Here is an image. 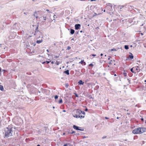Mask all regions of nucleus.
Here are the masks:
<instances>
[{"label": "nucleus", "instance_id": "19", "mask_svg": "<svg viewBox=\"0 0 146 146\" xmlns=\"http://www.w3.org/2000/svg\"><path fill=\"white\" fill-rule=\"evenodd\" d=\"M4 89L3 86L2 85H0V90L3 91Z\"/></svg>", "mask_w": 146, "mask_h": 146}, {"label": "nucleus", "instance_id": "45", "mask_svg": "<svg viewBox=\"0 0 146 146\" xmlns=\"http://www.w3.org/2000/svg\"><path fill=\"white\" fill-rule=\"evenodd\" d=\"M105 119H108V117H105Z\"/></svg>", "mask_w": 146, "mask_h": 146}, {"label": "nucleus", "instance_id": "63", "mask_svg": "<svg viewBox=\"0 0 146 146\" xmlns=\"http://www.w3.org/2000/svg\"><path fill=\"white\" fill-rule=\"evenodd\" d=\"M130 46H131V47H132V45H131Z\"/></svg>", "mask_w": 146, "mask_h": 146}, {"label": "nucleus", "instance_id": "48", "mask_svg": "<svg viewBox=\"0 0 146 146\" xmlns=\"http://www.w3.org/2000/svg\"><path fill=\"white\" fill-rule=\"evenodd\" d=\"M51 63L52 64H54V62H53V61H52V62H51Z\"/></svg>", "mask_w": 146, "mask_h": 146}, {"label": "nucleus", "instance_id": "50", "mask_svg": "<svg viewBox=\"0 0 146 146\" xmlns=\"http://www.w3.org/2000/svg\"><path fill=\"white\" fill-rule=\"evenodd\" d=\"M63 112H66V110H63Z\"/></svg>", "mask_w": 146, "mask_h": 146}, {"label": "nucleus", "instance_id": "14", "mask_svg": "<svg viewBox=\"0 0 146 146\" xmlns=\"http://www.w3.org/2000/svg\"><path fill=\"white\" fill-rule=\"evenodd\" d=\"M116 51V50L115 48H113V49H111L109 50L108 51L109 52H110L111 51Z\"/></svg>", "mask_w": 146, "mask_h": 146}, {"label": "nucleus", "instance_id": "58", "mask_svg": "<svg viewBox=\"0 0 146 146\" xmlns=\"http://www.w3.org/2000/svg\"><path fill=\"white\" fill-rule=\"evenodd\" d=\"M40 92H40V91H38V93H40Z\"/></svg>", "mask_w": 146, "mask_h": 146}, {"label": "nucleus", "instance_id": "54", "mask_svg": "<svg viewBox=\"0 0 146 146\" xmlns=\"http://www.w3.org/2000/svg\"><path fill=\"white\" fill-rule=\"evenodd\" d=\"M55 16H56L55 15H54V18H55Z\"/></svg>", "mask_w": 146, "mask_h": 146}, {"label": "nucleus", "instance_id": "60", "mask_svg": "<svg viewBox=\"0 0 146 146\" xmlns=\"http://www.w3.org/2000/svg\"><path fill=\"white\" fill-rule=\"evenodd\" d=\"M63 134L64 135L65 134V133H63Z\"/></svg>", "mask_w": 146, "mask_h": 146}, {"label": "nucleus", "instance_id": "11", "mask_svg": "<svg viewBox=\"0 0 146 146\" xmlns=\"http://www.w3.org/2000/svg\"><path fill=\"white\" fill-rule=\"evenodd\" d=\"M70 33L72 35H73V34H74V32H75V31L72 29H71L70 30Z\"/></svg>", "mask_w": 146, "mask_h": 146}, {"label": "nucleus", "instance_id": "5", "mask_svg": "<svg viewBox=\"0 0 146 146\" xmlns=\"http://www.w3.org/2000/svg\"><path fill=\"white\" fill-rule=\"evenodd\" d=\"M12 27L13 29L16 30L18 29H19V27L16 23L14 24L12 26Z\"/></svg>", "mask_w": 146, "mask_h": 146}, {"label": "nucleus", "instance_id": "44", "mask_svg": "<svg viewBox=\"0 0 146 146\" xmlns=\"http://www.w3.org/2000/svg\"><path fill=\"white\" fill-rule=\"evenodd\" d=\"M35 17L36 18V19L38 18V16H35Z\"/></svg>", "mask_w": 146, "mask_h": 146}, {"label": "nucleus", "instance_id": "37", "mask_svg": "<svg viewBox=\"0 0 146 146\" xmlns=\"http://www.w3.org/2000/svg\"><path fill=\"white\" fill-rule=\"evenodd\" d=\"M88 110V109L87 108H86L85 110V111H87Z\"/></svg>", "mask_w": 146, "mask_h": 146}, {"label": "nucleus", "instance_id": "49", "mask_svg": "<svg viewBox=\"0 0 146 146\" xmlns=\"http://www.w3.org/2000/svg\"><path fill=\"white\" fill-rule=\"evenodd\" d=\"M96 0H91V1H96Z\"/></svg>", "mask_w": 146, "mask_h": 146}, {"label": "nucleus", "instance_id": "20", "mask_svg": "<svg viewBox=\"0 0 146 146\" xmlns=\"http://www.w3.org/2000/svg\"><path fill=\"white\" fill-rule=\"evenodd\" d=\"M70 146V143H66V144H65L64 145V146Z\"/></svg>", "mask_w": 146, "mask_h": 146}, {"label": "nucleus", "instance_id": "53", "mask_svg": "<svg viewBox=\"0 0 146 146\" xmlns=\"http://www.w3.org/2000/svg\"><path fill=\"white\" fill-rule=\"evenodd\" d=\"M114 76H116V74H114Z\"/></svg>", "mask_w": 146, "mask_h": 146}, {"label": "nucleus", "instance_id": "42", "mask_svg": "<svg viewBox=\"0 0 146 146\" xmlns=\"http://www.w3.org/2000/svg\"><path fill=\"white\" fill-rule=\"evenodd\" d=\"M134 70H137V69L135 67V68Z\"/></svg>", "mask_w": 146, "mask_h": 146}, {"label": "nucleus", "instance_id": "46", "mask_svg": "<svg viewBox=\"0 0 146 146\" xmlns=\"http://www.w3.org/2000/svg\"><path fill=\"white\" fill-rule=\"evenodd\" d=\"M46 11H48V12H49V10H48V9H47L46 10Z\"/></svg>", "mask_w": 146, "mask_h": 146}, {"label": "nucleus", "instance_id": "9", "mask_svg": "<svg viewBox=\"0 0 146 146\" xmlns=\"http://www.w3.org/2000/svg\"><path fill=\"white\" fill-rule=\"evenodd\" d=\"M78 83L79 84V85H83L84 82H83L82 80H80L78 82Z\"/></svg>", "mask_w": 146, "mask_h": 146}, {"label": "nucleus", "instance_id": "12", "mask_svg": "<svg viewBox=\"0 0 146 146\" xmlns=\"http://www.w3.org/2000/svg\"><path fill=\"white\" fill-rule=\"evenodd\" d=\"M79 63L81 64H84V65H85L86 63L84 61V60H82L80 62H79Z\"/></svg>", "mask_w": 146, "mask_h": 146}, {"label": "nucleus", "instance_id": "51", "mask_svg": "<svg viewBox=\"0 0 146 146\" xmlns=\"http://www.w3.org/2000/svg\"><path fill=\"white\" fill-rule=\"evenodd\" d=\"M83 115L82 114H80L79 116Z\"/></svg>", "mask_w": 146, "mask_h": 146}, {"label": "nucleus", "instance_id": "4", "mask_svg": "<svg viewBox=\"0 0 146 146\" xmlns=\"http://www.w3.org/2000/svg\"><path fill=\"white\" fill-rule=\"evenodd\" d=\"M73 127L74 129L76 130H80L81 131H83L84 130V129H83V128H82V129H80V127L75 125H73ZM80 128H81L80 127Z\"/></svg>", "mask_w": 146, "mask_h": 146}, {"label": "nucleus", "instance_id": "52", "mask_svg": "<svg viewBox=\"0 0 146 146\" xmlns=\"http://www.w3.org/2000/svg\"><path fill=\"white\" fill-rule=\"evenodd\" d=\"M119 117H117V119H119Z\"/></svg>", "mask_w": 146, "mask_h": 146}, {"label": "nucleus", "instance_id": "40", "mask_svg": "<svg viewBox=\"0 0 146 146\" xmlns=\"http://www.w3.org/2000/svg\"><path fill=\"white\" fill-rule=\"evenodd\" d=\"M141 120L142 121H143V120H144V119H143V118H141Z\"/></svg>", "mask_w": 146, "mask_h": 146}, {"label": "nucleus", "instance_id": "64", "mask_svg": "<svg viewBox=\"0 0 146 146\" xmlns=\"http://www.w3.org/2000/svg\"><path fill=\"white\" fill-rule=\"evenodd\" d=\"M106 56V55H105V56Z\"/></svg>", "mask_w": 146, "mask_h": 146}, {"label": "nucleus", "instance_id": "30", "mask_svg": "<svg viewBox=\"0 0 146 146\" xmlns=\"http://www.w3.org/2000/svg\"><path fill=\"white\" fill-rule=\"evenodd\" d=\"M69 86V85L68 84H65V87L66 88H68Z\"/></svg>", "mask_w": 146, "mask_h": 146}, {"label": "nucleus", "instance_id": "25", "mask_svg": "<svg viewBox=\"0 0 146 146\" xmlns=\"http://www.w3.org/2000/svg\"><path fill=\"white\" fill-rule=\"evenodd\" d=\"M43 19L44 20V21H45L46 20V17L45 16H44V15L43 16Z\"/></svg>", "mask_w": 146, "mask_h": 146}, {"label": "nucleus", "instance_id": "13", "mask_svg": "<svg viewBox=\"0 0 146 146\" xmlns=\"http://www.w3.org/2000/svg\"><path fill=\"white\" fill-rule=\"evenodd\" d=\"M107 5L108 7H110V9H112V5L110 3H108ZM110 10H111V9H110Z\"/></svg>", "mask_w": 146, "mask_h": 146}, {"label": "nucleus", "instance_id": "35", "mask_svg": "<svg viewBox=\"0 0 146 146\" xmlns=\"http://www.w3.org/2000/svg\"><path fill=\"white\" fill-rule=\"evenodd\" d=\"M88 97H89L90 99L92 98V97L91 96H88Z\"/></svg>", "mask_w": 146, "mask_h": 146}, {"label": "nucleus", "instance_id": "7", "mask_svg": "<svg viewBox=\"0 0 146 146\" xmlns=\"http://www.w3.org/2000/svg\"><path fill=\"white\" fill-rule=\"evenodd\" d=\"M129 56L127 58H129L130 60L133 59V58L134 56L132 54L131 52H129Z\"/></svg>", "mask_w": 146, "mask_h": 146}, {"label": "nucleus", "instance_id": "29", "mask_svg": "<svg viewBox=\"0 0 146 146\" xmlns=\"http://www.w3.org/2000/svg\"><path fill=\"white\" fill-rule=\"evenodd\" d=\"M58 98V96H57V95H56V96H54V98L55 99H57Z\"/></svg>", "mask_w": 146, "mask_h": 146}, {"label": "nucleus", "instance_id": "59", "mask_svg": "<svg viewBox=\"0 0 146 146\" xmlns=\"http://www.w3.org/2000/svg\"><path fill=\"white\" fill-rule=\"evenodd\" d=\"M145 123L146 124V120H145Z\"/></svg>", "mask_w": 146, "mask_h": 146}, {"label": "nucleus", "instance_id": "2", "mask_svg": "<svg viewBox=\"0 0 146 146\" xmlns=\"http://www.w3.org/2000/svg\"><path fill=\"white\" fill-rule=\"evenodd\" d=\"M146 131V128H145L139 127L135 128L132 131L133 133L135 134L142 133Z\"/></svg>", "mask_w": 146, "mask_h": 146}, {"label": "nucleus", "instance_id": "36", "mask_svg": "<svg viewBox=\"0 0 146 146\" xmlns=\"http://www.w3.org/2000/svg\"><path fill=\"white\" fill-rule=\"evenodd\" d=\"M91 55L93 56H96V54H91Z\"/></svg>", "mask_w": 146, "mask_h": 146}, {"label": "nucleus", "instance_id": "57", "mask_svg": "<svg viewBox=\"0 0 146 146\" xmlns=\"http://www.w3.org/2000/svg\"><path fill=\"white\" fill-rule=\"evenodd\" d=\"M74 40V38H72L71 39V40Z\"/></svg>", "mask_w": 146, "mask_h": 146}, {"label": "nucleus", "instance_id": "55", "mask_svg": "<svg viewBox=\"0 0 146 146\" xmlns=\"http://www.w3.org/2000/svg\"><path fill=\"white\" fill-rule=\"evenodd\" d=\"M37 146H40V145H37Z\"/></svg>", "mask_w": 146, "mask_h": 146}, {"label": "nucleus", "instance_id": "43", "mask_svg": "<svg viewBox=\"0 0 146 146\" xmlns=\"http://www.w3.org/2000/svg\"><path fill=\"white\" fill-rule=\"evenodd\" d=\"M46 51L47 52H49V50L48 49H47L46 50Z\"/></svg>", "mask_w": 146, "mask_h": 146}, {"label": "nucleus", "instance_id": "23", "mask_svg": "<svg viewBox=\"0 0 146 146\" xmlns=\"http://www.w3.org/2000/svg\"><path fill=\"white\" fill-rule=\"evenodd\" d=\"M58 102L59 104H61L62 102V99H60L59 100Z\"/></svg>", "mask_w": 146, "mask_h": 146}, {"label": "nucleus", "instance_id": "26", "mask_svg": "<svg viewBox=\"0 0 146 146\" xmlns=\"http://www.w3.org/2000/svg\"><path fill=\"white\" fill-rule=\"evenodd\" d=\"M38 25L37 27H36V29H35L36 32H37V31H38Z\"/></svg>", "mask_w": 146, "mask_h": 146}, {"label": "nucleus", "instance_id": "8", "mask_svg": "<svg viewBox=\"0 0 146 146\" xmlns=\"http://www.w3.org/2000/svg\"><path fill=\"white\" fill-rule=\"evenodd\" d=\"M135 67H133L132 68L130 69L131 71L134 73L135 74L136 72L133 71V70L135 69Z\"/></svg>", "mask_w": 146, "mask_h": 146}, {"label": "nucleus", "instance_id": "3", "mask_svg": "<svg viewBox=\"0 0 146 146\" xmlns=\"http://www.w3.org/2000/svg\"><path fill=\"white\" fill-rule=\"evenodd\" d=\"M73 113H74L73 114V116L74 117H75L76 118H80L81 119L84 118V116H79L80 114H81V113H82V111L79 110H77L75 111H74Z\"/></svg>", "mask_w": 146, "mask_h": 146}, {"label": "nucleus", "instance_id": "61", "mask_svg": "<svg viewBox=\"0 0 146 146\" xmlns=\"http://www.w3.org/2000/svg\"><path fill=\"white\" fill-rule=\"evenodd\" d=\"M122 8H123L124 7V6H122Z\"/></svg>", "mask_w": 146, "mask_h": 146}, {"label": "nucleus", "instance_id": "15", "mask_svg": "<svg viewBox=\"0 0 146 146\" xmlns=\"http://www.w3.org/2000/svg\"><path fill=\"white\" fill-rule=\"evenodd\" d=\"M39 13V11H38L37 12H35L34 13V16L35 17V16H37L38 15V14Z\"/></svg>", "mask_w": 146, "mask_h": 146}, {"label": "nucleus", "instance_id": "10", "mask_svg": "<svg viewBox=\"0 0 146 146\" xmlns=\"http://www.w3.org/2000/svg\"><path fill=\"white\" fill-rule=\"evenodd\" d=\"M69 71L68 70H67L64 72V73L66 74L67 75H69Z\"/></svg>", "mask_w": 146, "mask_h": 146}, {"label": "nucleus", "instance_id": "33", "mask_svg": "<svg viewBox=\"0 0 146 146\" xmlns=\"http://www.w3.org/2000/svg\"><path fill=\"white\" fill-rule=\"evenodd\" d=\"M123 74L124 76H127V73L125 72L123 73Z\"/></svg>", "mask_w": 146, "mask_h": 146}, {"label": "nucleus", "instance_id": "21", "mask_svg": "<svg viewBox=\"0 0 146 146\" xmlns=\"http://www.w3.org/2000/svg\"><path fill=\"white\" fill-rule=\"evenodd\" d=\"M82 111V113H81V114H82V115H83L82 116H84V115H85V113L84 111Z\"/></svg>", "mask_w": 146, "mask_h": 146}, {"label": "nucleus", "instance_id": "62", "mask_svg": "<svg viewBox=\"0 0 146 146\" xmlns=\"http://www.w3.org/2000/svg\"><path fill=\"white\" fill-rule=\"evenodd\" d=\"M108 60H110V58H108Z\"/></svg>", "mask_w": 146, "mask_h": 146}, {"label": "nucleus", "instance_id": "56", "mask_svg": "<svg viewBox=\"0 0 146 146\" xmlns=\"http://www.w3.org/2000/svg\"><path fill=\"white\" fill-rule=\"evenodd\" d=\"M80 33H82V31H80Z\"/></svg>", "mask_w": 146, "mask_h": 146}, {"label": "nucleus", "instance_id": "6", "mask_svg": "<svg viewBox=\"0 0 146 146\" xmlns=\"http://www.w3.org/2000/svg\"><path fill=\"white\" fill-rule=\"evenodd\" d=\"M81 27V25L80 24H76L75 25V29L76 30H78Z\"/></svg>", "mask_w": 146, "mask_h": 146}, {"label": "nucleus", "instance_id": "38", "mask_svg": "<svg viewBox=\"0 0 146 146\" xmlns=\"http://www.w3.org/2000/svg\"><path fill=\"white\" fill-rule=\"evenodd\" d=\"M106 136H104L103 137H102V139H104V138H106Z\"/></svg>", "mask_w": 146, "mask_h": 146}, {"label": "nucleus", "instance_id": "18", "mask_svg": "<svg viewBox=\"0 0 146 146\" xmlns=\"http://www.w3.org/2000/svg\"><path fill=\"white\" fill-rule=\"evenodd\" d=\"M124 48L126 49L127 50L129 49V46L128 45H125L124 46Z\"/></svg>", "mask_w": 146, "mask_h": 146}, {"label": "nucleus", "instance_id": "31", "mask_svg": "<svg viewBox=\"0 0 146 146\" xmlns=\"http://www.w3.org/2000/svg\"><path fill=\"white\" fill-rule=\"evenodd\" d=\"M74 94H75V96L76 97H78V95L77 94H76V93H74Z\"/></svg>", "mask_w": 146, "mask_h": 146}, {"label": "nucleus", "instance_id": "22", "mask_svg": "<svg viewBox=\"0 0 146 146\" xmlns=\"http://www.w3.org/2000/svg\"><path fill=\"white\" fill-rule=\"evenodd\" d=\"M46 91H47V90H44V89H42L41 90V92L42 93H44V92H45Z\"/></svg>", "mask_w": 146, "mask_h": 146}, {"label": "nucleus", "instance_id": "17", "mask_svg": "<svg viewBox=\"0 0 146 146\" xmlns=\"http://www.w3.org/2000/svg\"><path fill=\"white\" fill-rule=\"evenodd\" d=\"M42 40H37L36 41V42L37 43L39 44L41 43L42 42Z\"/></svg>", "mask_w": 146, "mask_h": 146}, {"label": "nucleus", "instance_id": "16", "mask_svg": "<svg viewBox=\"0 0 146 146\" xmlns=\"http://www.w3.org/2000/svg\"><path fill=\"white\" fill-rule=\"evenodd\" d=\"M50 62H51L50 60L49 61H44V62H42V64H44L45 63H46L47 64H48Z\"/></svg>", "mask_w": 146, "mask_h": 146}, {"label": "nucleus", "instance_id": "47", "mask_svg": "<svg viewBox=\"0 0 146 146\" xmlns=\"http://www.w3.org/2000/svg\"><path fill=\"white\" fill-rule=\"evenodd\" d=\"M103 54L102 53H101V54H100V55H101V56H103Z\"/></svg>", "mask_w": 146, "mask_h": 146}, {"label": "nucleus", "instance_id": "27", "mask_svg": "<svg viewBox=\"0 0 146 146\" xmlns=\"http://www.w3.org/2000/svg\"><path fill=\"white\" fill-rule=\"evenodd\" d=\"M59 63L60 62H59L56 61V62L55 63V64H56L57 65H58L59 64Z\"/></svg>", "mask_w": 146, "mask_h": 146}, {"label": "nucleus", "instance_id": "39", "mask_svg": "<svg viewBox=\"0 0 146 146\" xmlns=\"http://www.w3.org/2000/svg\"><path fill=\"white\" fill-rule=\"evenodd\" d=\"M108 64H110V65L112 64V63H111V62H109L108 63Z\"/></svg>", "mask_w": 146, "mask_h": 146}, {"label": "nucleus", "instance_id": "32", "mask_svg": "<svg viewBox=\"0 0 146 146\" xmlns=\"http://www.w3.org/2000/svg\"><path fill=\"white\" fill-rule=\"evenodd\" d=\"M71 47H70V46H68L67 47V49L69 50L70 49H71Z\"/></svg>", "mask_w": 146, "mask_h": 146}, {"label": "nucleus", "instance_id": "41", "mask_svg": "<svg viewBox=\"0 0 146 146\" xmlns=\"http://www.w3.org/2000/svg\"><path fill=\"white\" fill-rule=\"evenodd\" d=\"M27 13H27V12H26H26H24V14H25V15H27Z\"/></svg>", "mask_w": 146, "mask_h": 146}, {"label": "nucleus", "instance_id": "34", "mask_svg": "<svg viewBox=\"0 0 146 146\" xmlns=\"http://www.w3.org/2000/svg\"><path fill=\"white\" fill-rule=\"evenodd\" d=\"M89 66H93V65L91 63L89 65Z\"/></svg>", "mask_w": 146, "mask_h": 146}, {"label": "nucleus", "instance_id": "24", "mask_svg": "<svg viewBox=\"0 0 146 146\" xmlns=\"http://www.w3.org/2000/svg\"><path fill=\"white\" fill-rule=\"evenodd\" d=\"M75 133V131H73L72 132H69V133L70 134H72Z\"/></svg>", "mask_w": 146, "mask_h": 146}, {"label": "nucleus", "instance_id": "1", "mask_svg": "<svg viewBox=\"0 0 146 146\" xmlns=\"http://www.w3.org/2000/svg\"><path fill=\"white\" fill-rule=\"evenodd\" d=\"M15 128V127H12L11 126H9L4 129L5 133V137L7 138L13 135L14 134V131Z\"/></svg>", "mask_w": 146, "mask_h": 146}, {"label": "nucleus", "instance_id": "28", "mask_svg": "<svg viewBox=\"0 0 146 146\" xmlns=\"http://www.w3.org/2000/svg\"><path fill=\"white\" fill-rule=\"evenodd\" d=\"M59 55L58 56H57V55H55L54 56V58H59Z\"/></svg>", "mask_w": 146, "mask_h": 146}]
</instances>
